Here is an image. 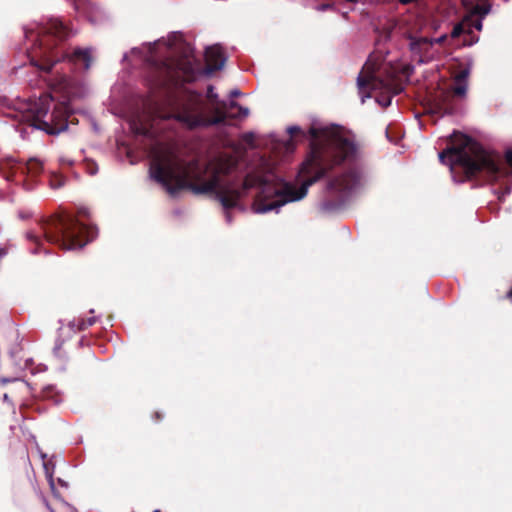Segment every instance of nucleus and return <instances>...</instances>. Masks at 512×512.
<instances>
[{
    "mask_svg": "<svg viewBox=\"0 0 512 512\" xmlns=\"http://www.w3.org/2000/svg\"><path fill=\"white\" fill-rule=\"evenodd\" d=\"M308 132L311 141L309 152L298 171L299 188L286 182L271 183L266 176L256 173L245 176L242 189L231 183L223 184L221 177L229 175L236 166L230 158H219L202 166L198 160L185 161L167 153L151 162L150 175L170 195L185 189L197 195L212 194L225 210L237 207L243 194L258 187L260 192L252 207L256 213H266L304 198L311 185L336 167L358 159L359 147L353 137L334 128L311 126Z\"/></svg>",
    "mask_w": 512,
    "mask_h": 512,
    "instance_id": "1",
    "label": "nucleus"
},
{
    "mask_svg": "<svg viewBox=\"0 0 512 512\" xmlns=\"http://www.w3.org/2000/svg\"><path fill=\"white\" fill-rule=\"evenodd\" d=\"M439 159L450 166L453 174L456 171L462 174L459 182L474 179L495 182L507 175L499 154L487 151L477 141L459 132L450 137V144L439 153Z\"/></svg>",
    "mask_w": 512,
    "mask_h": 512,
    "instance_id": "2",
    "label": "nucleus"
},
{
    "mask_svg": "<svg viewBox=\"0 0 512 512\" xmlns=\"http://www.w3.org/2000/svg\"><path fill=\"white\" fill-rule=\"evenodd\" d=\"M71 34V29L59 19L48 20L36 33L27 31L26 38L34 41L31 48L27 49L31 64L48 73L57 62L67 59L74 64L82 63L85 69H89L92 61L89 49L76 48L69 53L63 48L62 44Z\"/></svg>",
    "mask_w": 512,
    "mask_h": 512,
    "instance_id": "3",
    "label": "nucleus"
},
{
    "mask_svg": "<svg viewBox=\"0 0 512 512\" xmlns=\"http://www.w3.org/2000/svg\"><path fill=\"white\" fill-rule=\"evenodd\" d=\"M227 102L220 100L214 87H207L206 99L201 93L188 91L174 99L166 119H174L190 130L226 124Z\"/></svg>",
    "mask_w": 512,
    "mask_h": 512,
    "instance_id": "4",
    "label": "nucleus"
},
{
    "mask_svg": "<svg viewBox=\"0 0 512 512\" xmlns=\"http://www.w3.org/2000/svg\"><path fill=\"white\" fill-rule=\"evenodd\" d=\"M45 240L62 250L81 249L96 236V230L71 215H56L41 223Z\"/></svg>",
    "mask_w": 512,
    "mask_h": 512,
    "instance_id": "5",
    "label": "nucleus"
},
{
    "mask_svg": "<svg viewBox=\"0 0 512 512\" xmlns=\"http://www.w3.org/2000/svg\"><path fill=\"white\" fill-rule=\"evenodd\" d=\"M71 109L66 102L54 103L50 95H44L32 103L23 114V121L29 126L57 135L73 123Z\"/></svg>",
    "mask_w": 512,
    "mask_h": 512,
    "instance_id": "6",
    "label": "nucleus"
},
{
    "mask_svg": "<svg viewBox=\"0 0 512 512\" xmlns=\"http://www.w3.org/2000/svg\"><path fill=\"white\" fill-rule=\"evenodd\" d=\"M364 181V173L357 167H351L329 179L325 196L319 204L320 211L332 213L339 210L352 194L364 185Z\"/></svg>",
    "mask_w": 512,
    "mask_h": 512,
    "instance_id": "7",
    "label": "nucleus"
},
{
    "mask_svg": "<svg viewBox=\"0 0 512 512\" xmlns=\"http://www.w3.org/2000/svg\"><path fill=\"white\" fill-rule=\"evenodd\" d=\"M357 85L360 93L366 97H370L371 91H383L386 94L376 98V101L382 107H388L391 104L392 96L398 95L402 92L403 88L400 84L395 83L392 80H383L375 75L374 69L369 67L366 63L363 67V71L357 78Z\"/></svg>",
    "mask_w": 512,
    "mask_h": 512,
    "instance_id": "8",
    "label": "nucleus"
},
{
    "mask_svg": "<svg viewBox=\"0 0 512 512\" xmlns=\"http://www.w3.org/2000/svg\"><path fill=\"white\" fill-rule=\"evenodd\" d=\"M43 170V164L40 160L31 158L27 162H23L14 158H6L0 161V174L9 181H20L26 186V189H31L32 184H29L26 177L31 179L38 176Z\"/></svg>",
    "mask_w": 512,
    "mask_h": 512,
    "instance_id": "9",
    "label": "nucleus"
},
{
    "mask_svg": "<svg viewBox=\"0 0 512 512\" xmlns=\"http://www.w3.org/2000/svg\"><path fill=\"white\" fill-rule=\"evenodd\" d=\"M457 107L453 94L448 90H443L436 94L431 100V112L443 115H452L456 112Z\"/></svg>",
    "mask_w": 512,
    "mask_h": 512,
    "instance_id": "10",
    "label": "nucleus"
},
{
    "mask_svg": "<svg viewBox=\"0 0 512 512\" xmlns=\"http://www.w3.org/2000/svg\"><path fill=\"white\" fill-rule=\"evenodd\" d=\"M206 72L208 74L220 70L225 63L221 48L217 45L208 47L205 51Z\"/></svg>",
    "mask_w": 512,
    "mask_h": 512,
    "instance_id": "11",
    "label": "nucleus"
},
{
    "mask_svg": "<svg viewBox=\"0 0 512 512\" xmlns=\"http://www.w3.org/2000/svg\"><path fill=\"white\" fill-rule=\"evenodd\" d=\"M226 121L228 119H242L249 115V109L241 106L236 101H230L225 108Z\"/></svg>",
    "mask_w": 512,
    "mask_h": 512,
    "instance_id": "12",
    "label": "nucleus"
},
{
    "mask_svg": "<svg viewBox=\"0 0 512 512\" xmlns=\"http://www.w3.org/2000/svg\"><path fill=\"white\" fill-rule=\"evenodd\" d=\"M469 71L467 69L461 70L455 77V85L450 91L454 96L464 97L467 92V78Z\"/></svg>",
    "mask_w": 512,
    "mask_h": 512,
    "instance_id": "13",
    "label": "nucleus"
},
{
    "mask_svg": "<svg viewBox=\"0 0 512 512\" xmlns=\"http://www.w3.org/2000/svg\"><path fill=\"white\" fill-rule=\"evenodd\" d=\"M162 72L165 73V79L162 80L161 85H167L170 82L176 81L177 77L175 75L174 65L169 61H165L161 65Z\"/></svg>",
    "mask_w": 512,
    "mask_h": 512,
    "instance_id": "14",
    "label": "nucleus"
},
{
    "mask_svg": "<svg viewBox=\"0 0 512 512\" xmlns=\"http://www.w3.org/2000/svg\"><path fill=\"white\" fill-rule=\"evenodd\" d=\"M433 44V40L427 37L411 38L410 48L412 51L427 49Z\"/></svg>",
    "mask_w": 512,
    "mask_h": 512,
    "instance_id": "15",
    "label": "nucleus"
},
{
    "mask_svg": "<svg viewBox=\"0 0 512 512\" xmlns=\"http://www.w3.org/2000/svg\"><path fill=\"white\" fill-rule=\"evenodd\" d=\"M65 177L60 174H51L49 176V185L52 189H59L65 185Z\"/></svg>",
    "mask_w": 512,
    "mask_h": 512,
    "instance_id": "16",
    "label": "nucleus"
},
{
    "mask_svg": "<svg viewBox=\"0 0 512 512\" xmlns=\"http://www.w3.org/2000/svg\"><path fill=\"white\" fill-rule=\"evenodd\" d=\"M96 322L95 317H90L88 319H81L79 320L77 327L79 330H85L88 327L92 326Z\"/></svg>",
    "mask_w": 512,
    "mask_h": 512,
    "instance_id": "17",
    "label": "nucleus"
},
{
    "mask_svg": "<svg viewBox=\"0 0 512 512\" xmlns=\"http://www.w3.org/2000/svg\"><path fill=\"white\" fill-rule=\"evenodd\" d=\"M463 33H464V26L462 23H458L453 27L450 35L452 38H458Z\"/></svg>",
    "mask_w": 512,
    "mask_h": 512,
    "instance_id": "18",
    "label": "nucleus"
},
{
    "mask_svg": "<svg viewBox=\"0 0 512 512\" xmlns=\"http://www.w3.org/2000/svg\"><path fill=\"white\" fill-rule=\"evenodd\" d=\"M242 140L249 146L254 147L255 135L252 132H247L242 135Z\"/></svg>",
    "mask_w": 512,
    "mask_h": 512,
    "instance_id": "19",
    "label": "nucleus"
},
{
    "mask_svg": "<svg viewBox=\"0 0 512 512\" xmlns=\"http://www.w3.org/2000/svg\"><path fill=\"white\" fill-rule=\"evenodd\" d=\"M44 468H45V472H46V477L49 481V485H50V488L52 491L55 490V484H54V479H53V471L49 469L48 465L47 464H44Z\"/></svg>",
    "mask_w": 512,
    "mask_h": 512,
    "instance_id": "20",
    "label": "nucleus"
},
{
    "mask_svg": "<svg viewBox=\"0 0 512 512\" xmlns=\"http://www.w3.org/2000/svg\"><path fill=\"white\" fill-rule=\"evenodd\" d=\"M490 11V7L489 6H482V5H477L474 9H473V13L474 14H478L480 16H485L489 13Z\"/></svg>",
    "mask_w": 512,
    "mask_h": 512,
    "instance_id": "21",
    "label": "nucleus"
},
{
    "mask_svg": "<svg viewBox=\"0 0 512 512\" xmlns=\"http://www.w3.org/2000/svg\"><path fill=\"white\" fill-rule=\"evenodd\" d=\"M27 238L29 240H31L32 242H34L35 245H36V247L33 250V252L34 253H39V247L41 246V242H40L39 238L36 235H34L33 233H31V232L27 233Z\"/></svg>",
    "mask_w": 512,
    "mask_h": 512,
    "instance_id": "22",
    "label": "nucleus"
},
{
    "mask_svg": "<svg viewBox=\"0 0 512 512\" xmlns=\"http://www.w3.org/2000/svg\"><path fill=\"white\" fill-rule=\"evenodd\" d=\"M287 132L291 137H294L296 135L305 136V133L302 131V129L299 126H290V127H288Z\"/></svg>",
    "mask_w": 512,
    "mask_h": 512,
    "instance_id": "23",
    "label": "nucleus"
},
{
    "mask_svg": "<svg viewBox=\"0 0 512 512\" xmlns=\"http://www.w3.org/2000/svg\"><path fill=\"white\" fill-rule=\"evenodd\" d=\"M86 170L90 175H95L98 172V166L93 161L86 162Z\"/></svg>",
    "mask_w": 512,
    "mask_h": 512,
    "instance_id": "24",
    "label": "nucleus"
},
{
    "mask_svg": "<svg viewBox=\"0 0 512 512\" xmlns=\"http://www.w3.org/2000/svg\"><path fill=\"white\" fill-rule=\"evenodd\" d=\"M178 65H181L180 63ZM183 67L181 68L183 70V72L187 75H190V74H193V67H192V63L187 60L185 63L182 64Z\"/></svg>",
    "mask_w": 512,
    "mask_h": 512,
    "instance_id": "25",
    "label": "nucleus"
},
{
    "mask_svg": "<svg viewBox=\"0 0 512 512\" xmlns=\"http://www.w3.org/2000/svg\"><path fill=\"white\" fill-rule=\"evenodd\" d=\"M42 394L44 398H53L55 394L54 388L52 386H48L43 389Z\"/></svg>",
    "mask_w": 512,
    "mask_h": 512,
    "instance_id": "26",
    "label": "nucleus"
},
{
    "mask_svg": "<svg viewBox=\"0 0 512 512\" xmlns=\"http://www.w3.org/2000/svg\"><path fill=\"white\" fill-rule=\"evenodd\" d=\"M510 191H511V187H510V186H505V187L502 189V191L499 193V195H498V199H499L500 201H502V200L504 199V196H505V195H508V194L510 193Z\"/></svg>",
    "mask_w": 512,
    "mask_h": 512,
    "instance_id": "27",
    "label": "nucleus"
},
{
    "mask_svg": "<svg viewBox=\"0 0 512 512\" xmlns=\"http://www.w3.org/2000/svg\"><path fill=\"white\" fill-rule=\"evenodd\" d=\"M334 7L333 4H330V3H322L320 4L318 7H317V10L318 11H326V10H330Z\"/></svg>",
    "mask_w": 512,
    "mask_h": 512,
    "instance_id": "28",
    "label": "nucleus"
},
{
    "mask_svg": "<svg viewBox=\"0 0 512 512\" xmlns=\"http://www.w3.org/2000/svg\"><path fill=\"white\" fill-rule=\"evenodd\" d=\"M505 161L512 168V150L511 149L506 151Z\"/></svg>",
    "mask_w": 512,
    "mask_h": 512,
    "instance_id": "29",
    "label": "nucleus"
},
{
    "mask_svg": "<svg viewBox=\"0 0 512 512\" xmlns=\"http://www.w3.org/2000/svg\"><path fill=\"white\" fill-rule=\"evenodd\" d=\"M472 26L477 29L478 31H481L482 30V21L481 20H476L472 23Z\"/></svg>",
    "mask_w": 512,
    "mask_h": 512,
    "instance_id": "30",
    "label": "nucleus"
},
{
    "mask_svg": "<svg viewBox=\"0 0 512 512\" xmlns=\"http://www.w3.org/2000/svg\"><path fill=\"white\" fill-rule=\"evenodd\" d=\"M402 5H408L414 2H417L418 0H398Z\"/></svg>",
    "mask_w": 512,
    "mask_h": 512,
    "instance_id": "31",
    "label": "nucleus"
},
{
    "mask_svg": "<svg viewBox=\"0 0 512 512\" xmlns=\"http://www.w3.org/2000/svg\"><path fill=\"white\" fill-rule=\"evenodd\" d=\"M240 94H241V93H240V91H239V90H237V89H235V90H232V91L230 92V97H232V98H234V97H238Z\"/></svg>",
    "mask_w": 512,
    "mask_h": 512,
    "instance_id": "32",
    "label": "nucleus"
},
{
    "mask_svg": "<svg viewBox=\"0 0 512 512\" xmlns=\"http://www.w3.org/2000/svg\"><path fill=\"white\" fill-rule=\"evenodd\" d=\"M138 133L142 134V135H148L149 130L147 128H140V129H138Z\"/></svg>",
    "mask_w": 512,
    "mask_h": 512,
    "instance_id": "33",
    "label": "nucleus"
},
{
    "mask_svg": "<svg viewBox=\"0 0 512 512\" xmlns=\"http://www.w3.org/2000/svg\"><path fill=\"white\" fill-rule=\"evenodd\" d=\"M446 38H447V36L443 35V36L435 39L434 41L437 42V43H443L446 40Z\"/></svg>",
    "mask_w": 512,
    "mask_h": 512,
    "instance_id": "34",
    "label": "nucleus"
},
{
    "mask_svg": "<svg viewBox=\"0 0 512 512\" xmlns=\"http://www.w3.org/2000/svg\"><path fill=\"white\" fill-rule=\"evenodd\" d=\"M226 219L228 222H231V213L230 212H226Z\"/></svg>",
    "mask_w": 512,
    "mask_h": 512,
    "instance_id": "35",
    "label": "nucleus"
},
{
    "mask_svg": "<svg viewBox=\"0 0 512 512\" xmlns=\"http://www.w3.org/2000/svg\"><path fill=\"white\" fill-rule=\"evenodd\" d=\"M507 298L512 299V288L508 291Z\"/></svg>",
    "mask_w": 512,
    "mask_h": 512,
    "instance_id": "36",
    "label": "nucleus"
},
{
    "mask_svg": "<svg viewBox=\"0 0 512 512\" xmlns=\"http://www.w3.org/2000/svg\"><path fill=\"white\" fill-rule=\"evenodd\" d=\"M5 254H6L5 249H0V257H1V256H3V255H5Z\"/></svg>",
    "mask_w": 512,
    "mask_h": 512,
    "instance_id": "37",
    "label": "nucleus"
},
{
    "mask_svg": "<svg viewBox=\"0 0 512 512\" xmlns=\"http://www.w3.org/2000/svg\"><path fill=\"white\" fill-rule=\"evenodd\" d=\"M21 386H22L23 388H26V384H25L24 382H22V381H21Z\"/></svg>",
    "mask_w": 512,
    "mask_h": 512,
    "instance_id": "38",
    "label": "nucleus"
},
{
    "mask_svg": "<svg viewBox=\"0 0 512 512\" xmlns=\"http://www.w3.org/2000/svg\"><path fill=\"white\" fill-rule=\"evenodd\" d=\"M7 399H8V395L4 394V400H7Z\"/></svg>",
    "mask_w": 512,
    "mask_h": 512,
    "instance_id": "39",
    "label": "nucleus"
},
{
    "mask_svg": "<svg viewBox=\"0 0 512 512\" xmlns=\"http://www.w3.org/2000/svg\"><path fill=\"white\" fill-rule=\"evenodd\" d=\"M153 512H161L160 510H154Z\"/></svg>",
    "mask_w": 512,
    "mask_h": 512,
    "instance_id": "40",
    "label": "nucleus"
}]
</instances>
